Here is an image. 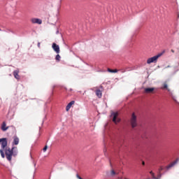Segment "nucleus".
Instances as JSON below:
<instances>
[{"label": "nucleus", "instance_id": "obj_41", "mask_svg": "<svg viewBox=\"0 0 179 179\" xmlns=\"http://www.w3.org/2000/svg\"><path fill=\"white\" fill-rule=\"evenodd\" d=\"M34 166L36 167V164H34Z\"/></svg>", "mask_w": 179, "mask_h": 179}, {"label": "nucleus", "instance_id": "obj_31", "mask_svg": "<svg viewBox=\"0 0 179 179\" xmlns=\"http://www.w3.org/2000/svg\"><path fill=\"white\" fill-rule=\"evenodd\" d=\"M100 89H103V85H100Z\"/></svg>", "mask_w": 179, "mask_h": 179}, {"label": "nucleus", "instance_id": "obj_20", "mask_svg": "<svg viewBox=\"0 0 179 179\" xmlns=\"http://www.w3.org/2000/svg\"><path fill=\"white\" fill-rule=\"evenodd\" d=\"M115 174H117L115 171L114 169H112L110 171V176H112V177H114V176H115Z\"/></svg>", "mask_w": 179, "mask_h": 179}, {"label": "nucleus", "instance_id": "obj_11", "mask_svg": "<svg viewBox=\"0 0 179 179\" xmlns=\"http://www.w3.org/2000/svg\"><path fill=\"white\" fill-rule=\"evenodd\" d=\"M8 129L10 131L11 135H16V127L15 126H9Z\"/></svg>", "mask_w": 179, "mask_h": 179}, {"label": "nucleus", "instance_id": "obj_16", "mask_svg": "<svg viewBox=\"0 0 179 179\" xmlns=\"http://www.w3.org/2000/svg\"><path fill=\"white\" fill-rule=\"evenodd\" d=\"M107 71L109 72L110 73H117L118 72V70L117 69L113 70L111 69H108Z\"/></svg>", "mask_w": 179, "mask_h": 179}, {"label": "nucleus", "instance_id": "obj_5", "mask_svg": "<svg viewBox=\"0 0 179 179\" xmlns=\"http://www.w3.org/2000/svg\"><path fill=\"white\" fill-rule=\"evenodd\" d=\"M157 62V59L155 56L151 57L147 59V64L150 65V64H156Z\"/></svg>", "mask_w": 179, "mask_h": 179}, {"label": "nucleus", "instance_id": "obj_36", "mask_svg": "<svg viewBox=\"0 0 179 179\" xmlns=\"http://www.w3.org/2000/svg\"><path fill=\"white\" fill-rule=\"evenodd\" d=\"M0 31H2V29H1V28H0Z\"/></svg>", "mask_w": 179, "mask_h": 179}, {"label": "nucleus", "instance_id": "obj_9", "mask_svg": "<svg viewBox=\"0 0 179 179\" xmlns=\"http://www.w3.org/2000/svg\"><path fill=\"white\" fill-rule=\"evenodd\" d=\"M155 87H145V88H144V92H145V93H152V92H155Z\"/></svg>", "mask_w": 179, "mask_h": 179}, {"label": "nucleus", "instance_id": "obj_19", "mask_svg": "<svg viewBox=\"0 0 179 179\" xmlns=\"http://www.w3.org/2000/svg\"><path fill=\"white\" fill-rule=\"evenodd\" d=\"M163 88L165 90H168V92H170V89H169V85H167V83H164V86H163Z\"/></svg>", "mask_w": 179, "mask_h": 179}, {"label": "nucleus", "instance_id": "obj_21", "mask_svg": "<svg viewBox=\"0 0 179 179\" xmlns=\"http://www.w3.org/2000/svg\"><path fill=\"white\" fill-rule=\"evenodd\" d=\"M171 97L173 101H175V103H178V101H177V99H176V96L173 95V94H171Z\"/></svg>", "mask_w": 179, "mask_h": 179}, {"label": "nucleus", "instance_id": "obj_22", "mask_svg": "<svg viewBox=\"0 0 179 179\" xmlns=\"http://www.w3.org/2000/svg\"><path fill=\"white\" fill-rule=\"evenodd\" d=\"M6 31V33H12L13 34H15V31H12L11 29H7V31Z\"/></svg>", "mask_w": 179, "mask_h": 179}, {"label": "nucleus", "instance_id": "obj_29", "mask_svg": "<svg viewBox=\"0 0 179 179\" xmlns=\"http://www.w3.org/2000/svg\"><path fill=\"white\" fill-rule=\"evenodd\" d=\"M59 33V31L57 30V31H56V34H58Z\"/></svg>", "mask_w": 179, "mask_h": 179}, {"label": "nucleus", "instance_id": "obj_13", "mask_svg": "<svg viewBox=\"0 0 179 179\" xmlns=\"http://www.w3.org/2000/svg\"><path fill=\"white\" fill-rule=\"evenodd\" d=\"M13 145H15V146L19 145V137H17L16 134L13 136Z\"/></svg>", "mask_w": 179, "mask_h": 179}, {"label": "nucleus", "instance_id": "obj_23", "mask_svg": "<svg viewBox=\"0 0 179 179\" xmlns=\"http://www.w3.org/2000/svg\"><path fill=\"white\" fill-rule=\"evenodd\" d=\"M47 149H48V145H45L43 148L44 152H47Z\"/></svg>", "mask_w": 179, "mask_h": 179}, {"label": "nucleus", "instance_id": "obj_37", "mask_svg": "<svg viewBox=\"0 0 179 179\" xmlns=\"http://www.w3.org/2000/svg\"><path fill=\"white\" fill-rule=\"evenodd\" d=\"M39 129H41V127H39Z\"/></svg>", "mask_w": 179, "mask_h": 179}, {"label": "nucleus", "instance_id": "obj_34", "mask_svg": "<svg viewBox=\"0 0 179 179\" xmlns=\"http://www.w3.org/2000/svg\"><path fill=\"white\" fill-rule=\"evenodd\" d=\"M30 157H31V159H33V157L31 156V153L30 154Z\"/></svg>", "mask_w": 179, "mask_h": 179}, {"label": "nucleus", "instance_id": "obj_8", "mask_svg": "<svg viewBox=\"0 0 179 179\" xmlns=\"http://www.w3.org/2000/svg\"><path fill=\"white\" fill-rule=\"evenodd\" d=\"M1 129L3 132H6L9 129V126H6V122H3L1 126Z\"/></svg>", "mask_w": 179, "mask_h": 179}, {"label": "nucleus", "instance_id": "obj_17", "mask_svg": "<svg viewBox=\"0 0 179 179\" xmlns=\"http://www.w3.org/2000/svg\"><path fill=\"white\" fill-rule=\"evenodd\" d=\"M165 52V51H162V52L158 53L157 55H155V58L157 59H159V58H160V57H162V55H163V54Z\"/></svg>", "mask_w": 179, "mask_h": 179}, {"label": "nucleus", "instance_id": "obj_28", "mask_svg": "<svg viewBox=\"0 0 179 179\" xmlns=\"http://www.w3.org/2000/svg\"><path fill=\"white\" fill-rule=\"evenodd\" d=\"M78 58H79L80 59V61H83V60L79 56H78Z\"/></svg>", "mask_w": 179, "mask_h": 179}, {"label": "nucleus", "instance_id": "obj_25", "mask_svg": "<svg viewBox=\"0 0 179 179\" xmlns=\"http://www.w3.org/2000/svg\"><path fill=\"white\" fill-rule=\"evenodd\" d=\"M133 43H127V47H132Z\"/></svg>", "mask_w": 179, "mask_h": 179}, {"label": "nucleus", "instance_id": "obj_40", "mask_svg": "<svg viewBox=\"0 0 179 179\" xmlns=\"http://www.w3.org/2000/svg\"><path fill=\"white\" fill-rule=\"evenodd\" d=\"M86 65H89L87 63H86Z\"/></svg>", "mask_w": 179, "mask_h": 179}, {"label": "nucleus", "instance_id": "obj_38", "mask_svg": "<svg viewBox=\"0 0 179 179\" xmlns=\"http://www.w3.org/2000/svg\"><path fill=\"white\" fill-rule=\"evenodd\" d=\"M54 87H55V85L53 86V89H54Z\"/></svg>", "mask_w": 179, "mask_h": 179}, {"label": "nucleus", "instance_id": "obj_35", "mask_svg": "<svg viewBox=\"0 0 179 179\" xmlns=\"http://www.w3.org/2000/svg\"><path fill=\"white\" fill-rule=\"evenodd\" d=\"M44 124V120H43V123H42V125Z\"/></svg>", "mask_w": 179, "mask_h": 179}, {"label": "nucleus", "instance_id": "obj_6", "mask_svg": "<svg viewBox=\"0 0 179 179\" xmlns=\"http://www.w3.org/2000/svg\"><path fill=\"white\" fill-rule=\"evenodd\" d=\"M178 160L179 158H177L173 162L171 163L169 165H168L166 167V170H169L170 169H171L172 167H174L176 166V164H177V163H178Z\"/></svg>", "mask_w": 179, "mask_h": 179}, {"label": "nucleus", "instance_id": "obj_33", "mask_svg": "<svg viewBox=\"0 0 179 179\" xmlns=\"http://www.w3.org/2000/svg\"><path fill=\"white\" fill-rule=\"evenodd\" d=\"M69 90H70V92H72V90H73L72 88H71Z\"/></svg>", "mask_w": 179, "mask_h": 179}, {"label": "nucleus", "instance_id": "obj_2", "mask_svg": "<svg viewBox=\"0 0 179 179\" xmlns=\"http://www.w3.org/2000/svg\"><path fill=\"white\" fill-rule=\"evenodd\" d=\"M131 124L132 128H136V127H138L137 117H136V115H135L134 113H133L131 115Z\"/></svg>", "mask_w": 179, "mask_h": 179}, {"label": "nucleus", "instance_id": "obj_32", "mask_svg": "<svg viewBox=\"0 0 179 179\" xmlns=\"http://www.w3.org/2000/svg\"><path fill=\"white\" fill-rule=\"evenodd\" d=\"M43 120H47V116H45V117L43 118Z\"/></svg>", "mask_w": 179, "mask_h": 179}, {"label": "nucleus", "instance_id": "obj_42", "mask_svg": "<svg viewBox=\"0 0 179 179\" xmlns=\"http://www.w3.org/2000/svg\"><path fill=\"white\" fill-rule=\"evenodd\" d=\"M147 179H150V178H147Z\"/></svg>", "mask_w": 179, "mask_h": 179}, {"label": "nucleus", "instance_id": "obj_39", "mask_svg": "<svg viewBox=\"0 0 179 179\" xmlns=\"http://www.w3.org/2000/svg\"><path fill=\"white\" fill-rule=\"evenodd\" d=\"M143 164H145V162H143Z\"/></svg>", "mask_w": 179, "mask_h": 179}, {"label": "nucleus", "instance_id": "obj_14", "mask_svg": "<svg viewBox=\"0 0 179 179\" xmlns=\"http://www.w3.org/2000/svg\"><path fill=\"white\" fill-rule=\"evenodd\" d=\"M13 76L15 79H17V80H20V76H19V71L15 70L13 71Z\"/></svg>", "mask_w": 179, "mask_h": 179}, {"label": "nucleus", "instance_id": "obj_3", "mask_svg": "<svg viewBox=\"0 0 179 179\" xmlns=\"http://www.w3.org/2000/svg\"><path fill=\"white\" fill-rule=\"evenodd\" d=\"M52 48L56 54H59L61 52V49L59 48V45L57 44L56 43H52Z\"/></svg>", "mask_w": 179, "mask_h": 179}, {"label": "nucleus", "instance_id": "obj_15", "mask_svg": "<svg viewBox=\"0 0 179 179\" xmlns=\"http://www.w3.org/2000/svg\"><path fill=\"white\" fill-rule=\"evenodd\" d=\"M95 94H96V96H97V97L99 99H101V97H103V93L101 92V90L100 89H97L95 91Z\"/></svg>", "mask_w": 179, "mask_h": 179}, {"label": "nucleus", "instance_id": "obj_1", "mask_svg": "<svg viewBox=\"0 0 179 179\" xmlns=\"http://www.w3.org/2000/svg\"><path fill=\"white\" fill-rule=\"evenodd\" d=\"M0 155L2 159H5V156L8 162H12V157H16L17 156V147H12L11 148L8 147V138H0Z\"/></svg>", "mask_w": 179, "mask_h": 179}, {"label": "nucleus", "instance_id": "obj_18", "mask_svg": "<svg viewBox=\"0 0 179 179\" xmlns=\"http://www.w3.org/2000/svg\"><path fill=\"white\" fill-rule=\"evenodd\" d=\"M55 60L56 62H59V61H61V55H59V53L57 54L55 56Z\"/></svg>", "mask_w": 179, "mask_h": 179}, {"label": "nucleus", "instance_id": "obj_24", "mask_svg": "<svg viewBox=\"0 0 179 179\" xmlns=\"http://www.w3.org/2000/svg\"><path fill=\"white\" fill-rule=\"evenodd\" d=\"M163 170H164V168L163 166L159 167V173H160V171H163Z\"/></svg>", "mask_w": 179, "mask_h": 179}, {"label": "nucleus", "instance_id": "obj_27", "mask_svg": "<svg viewBox=\"0 0 179 179\" xmlns=\"http://www.w3.org/2000/svg\"><path fill=\"white\" fill-rule=\"evenodd\" d=\"M40 45H41L40 42H38V44H37L38 48H40Z\"/></svg>", "mask_w": 179, "mask_h": 179}, {"label": "nucleus", "instance_id": "obj_26", "mask_svg": "<svg viewBox=\"0 0 179 179\" xmlns=\"http://www.w3.org/2000/svg\"><path fill=\"white\" fill-rule=\"evenodd\" d=\"M76 178L78 179H83V178L80 177L78 173L76 174Z\"/></svg>", "mask_w": 179, "mask_h": 179}, {"label": "nucleus", "instance_id": "obj_10", "mask_svg": "<svg viewBox=\"0 0 179 179\" xmlns=\"http://www.w3.org/2000/svg\"><path fill=\"white\" fill-rule=\"evenodd\" d=\"M31 22L34 24H41V23H43V20H41V19L39 18H32Z\"/></svg>", "mask_w": 179, "mask_h": 179}, {"label": "nucleus", "instance_id": "obj_4", "mask_svg": "<svg viewBox=\"0 0 179 179\" xmlns=\"http://www.w3.org/2000/svg\"><path fill=\"white\" fill-rule=\"evenodd\" d=\"M110 117H113V122H115V124H117V122H120V120H117V117H118V112L113 111L111 113Z\"/></svg>", "mask_w": 179, "mask_h": 179}, {"label": "nucleus", "instance_id": "obj_7", "mask_svg": "<svg viewBox=\"0 0 179 179\" xmlns=\"http://www.w3.org/2000/svg\"><path fill=\"white\" fill-rule=\"evenodd\" d=\"M150 173L151 174L152 179H161L162 178V176H164V174H166V171L164 172L163 173H159L157 177L155 176V173H153V171H150Z\"/></svg>", "mask_w": 179, "mask_h": 179}, {"label": "nucleus", "instance_id": "obj_30", "mask_svg": "<svg viewBox=\"0 0 179 179\" xmlns=\"http://www.w3.org/2000/svg\"><path fill=\"white\" fill-rule=\"evenodd\" d=\"M171 52H174V50L171 49Z\"/></svg>", "mask_w": 179, "mask_h": 179}, {"label": "nucleus", "instance_id": "obj_12", "mask_svg": "<svg viewBox=\"0 0 179 179\" xmlns=\"http://www.w3.org/2000/svg\"><path fill=\"white\" fill-rule=\"evenodd\" d=\"M73 104H75V101H71L66 106V111H69Z\"/></svg>", "mask_w": 179, "mask_h": 179}]
</instances>
